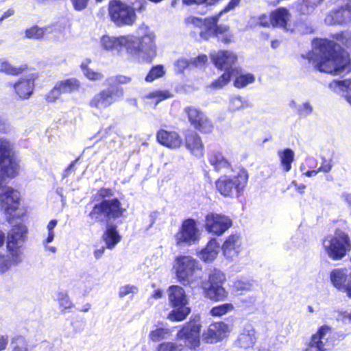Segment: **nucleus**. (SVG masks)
<instances>
[{
  "mask_svg": "<svg viewBox=\"0 0 351 351\" xmlns=\"http://www.w3.org/2000/svg\"><path fill=\"white\" fill-rule=\"evenodd\" d=\"M36 77L35 74L30 73L20 78L13 84L15 93L21 99H28L32 95Z\"/></svg>",
  "mask_w": 351,
  "mask_h": 351,
  "instance_id": "4be33fe9",
  "label": "nucleus"
},
{
  "mask_svg": "<svg viewBox=\"0 0 351 351\" xmlns=\"http://www.w3.org/2000/svg\"><path fill=\"white\" fill-rule=\"evenodd\" d=\"M191 125L202 133H210L214 125L206 114L200 108L195 106H186L184 109Z\"/></svg>",
  "mask_w": 351,
  "mask_h": 351,
  "instance_id": "4468645a",
  "label": "nucleus"
},
{
  "mask_svg": "<svg viewBox=\"0 0 351 351\" xmlns=\"http://www.w3.org/2000/svg\"><path fill=\"white\" fill-rule=\"evenodd\" d=\"M228 331V326L224 322H215L210 324L204 338L206 343H215L221 341Z\"/></svg>",
  "mask_w": 351,
  "mask_h": 351,
  "instance_id": "393cba45",
  "label": "nucleus"
},
{
  "mask_svg": "<svg viewBox=\"0 0 351 351\" xmlns=\"http://www.w3.org/2000/svg\"><path fill=\"white\" fill-rule=\"evenodd\" d=\"M77 160H78V158H77L75 160H73L68 166V167L64 170V171L63 172V174H62L63 178H66L70 174V172L73 170V168H74V167H75V164H76Z\"/></svg>",
  "mask_w": 351,
  "mask_h": 351,
  "instance_id": "338daca9",
  "label": "nucleus"
},
{
  "mask_svg": "<svg viewBox=\"0 0 351 351\" xmlns=\"http://www.w3.org/2000/svg\"><path fill=\"white\" fill-rule=\"evenodd\" d=\"M200 232L197 228L195 220L189 218L182 221L179 231L176 234V244L191 245L197 243L199 239Z\"/></svg>",
  "mask_w": 351,
  "mask_h": 351,
  "instance_id": "2eb2a0df",
  "label": "nucleus"
},
{
  "mask_svg": "<svg viewBox=\"0 0 351 351\" xmlns=\"http://www.w3.org/2000/svg\"><path fill=\"white\" fill-rule=\"evenodd\" d=\"M234 308V306L230 303H226L214 306L210 310V314L213 316H222L227 313L231 311Z\"/></svg>",
  "mask_w": 351,
  "mask_h": 351,
  "instance_id": "09e8293b",
  "label": "nucleus"
},
{
  "mask_svg": "<svg viewBox=\"0 0 351 351\" xmlns=\"http://www.w3.org/2000/svg\"><path fill=\"white\" fill-rule=\"evenodd\" d=\"M165 73V71L162 65L159 64L153 66L145 77V81L147 82H152L155 80L162 77Z\"/></svg>",
  "mask_w": 351,
  "mask_h": 351,
  "instance_id": "a18cd8bd",
  "label": "nucleus"
},
{
  "mask_svg": "<svg viewBox=\"0 0 351 351\" xmlns=\"http://www.w3.org/2000/svg\"><path fill=\"white\" fill-rule=\"evenodd\" d=\"M71 1L75 10L82 11L87 7L89 0H71Z\"/></svg>",
  "mask_w": 351,
  "mask_h": 351,
  "instance_id": "13d9d810",
  "label": "nucleus"
},
{
  "mask_svg": "<svg viewBox=\"0 0 351 351\" xmlns=\"http://www.w3.org/2000/svg\"><path fill=\"white\" fill-rule=\"evenodd\" d=\"M114 192L110 189L101 188L98 190L95 198H98V200L101 201L95 204L87 215L90 224L106 223L102 239L109 250H112L121 239L117 227L109 221L121 217L125 211L119 199L112 198Z\"/></svg>",
  "mask_w": 351,
  "mask_h": 351,
  "instance_id": "f03ea898",
  "label": "nucleus"
},
{
  "mask_svg": "<svg viewBox=\"0 0 351 351\" xmlns=\"http://www.w3.org/2000/svg\"><path fill=\"white\" fill-rule=\"evenodd\" d=\"M167 294L169 304L173 308L169 313L168 319L175 322L184 320L191 312L184 289L178 285H171L167 289Z\"/></svg>",
  "mask_w": 351,
  "mask_h": 351,
  "instance_id": "0eeeda50",
  "label": "nucleus"
},
{
  "mask_svg": "<svg viewBox=\"0 0 351 351\" xmlns=\"http://www.w3.org/2000/svg\"><path fill=\"white\" fill-rule=\"evenodd\" d=\"M219 251V243L216 239H211L205 248L199 252V258L205 262L213 261Z\"/></svg>",
  "mask_w": 351,
  "mask_h": 351,
  "instance_id": "2f4dec72",
  "label": "nucleus"
},
{
  "mask_svg": "<svg viewBox=\"0 0 351 351\" xmlns=\"http://www.w3.org/2000/svg\"><path fill=\"white\" fill-rule=\"evenodd\" d=\"M259 24L263 27H269L270 23V17L268 18L266 15H261L258 19Z\"/></svg>",
  "mask_w": 351,
  "mask_h": 351,
  "instance_id": "69168bd1",
  "label": "nucleus"
},
{
  "mask_svg": "<svg viewBox=\"0 0 351 351\" xmlns=\"http://www.w3.org/2000/svg\"><path fill=\"white\" fill-rule=\"evenodd\" d=\"M329 87L335 93L341 94L351 106V80H333Z\"/></svg>",
  "mask_w": 351,
  "mask_h": 351,
  "instance_id": "7c9ffc66",
  "label": "nucleus"
},
{
  "mask_svg": "<svg viewBox=\"0 0 351 351\" xmlns=\"http://www.w3.org/2000/svg\"><path fill=\"white\" fill-rule=\"evenodd\" d=\"M241 0H230L228 5L215 16H218V21L223 13L234 10L240 3Z\"/></svg>",
  "mask_w": 351,
  "mask_h": 351,
  "instance_id": "4d7b16f0",
  "label": "nucleus"
},
{
  "mask_svg": "<svg viewBox=\"0 0 351 351\" xmlns=\"http://www.w3.org/2000/svg\"><path fill=\"white\" fill-rule=\"evenodd\" d=\"M250 105L248 101L239 95H234L230 97L229 103V109L231 111H236L242 108H248Z\"/></svg>",
  "mask_w": 351,
  "mask_h": 351,
  "instance_id": "4c0bfd02",
  "label": "nucleus"
},
{
  "mask_svg": "<svg viewBox=\"0 0 351 351\" xmlns=\"http://www.w3.org/2000/svg\"><path fill=\"white\" fill-rule=\"evenodd\" d=\"M225 281V274L220 270L214 269L209 274L208 281L202 282V287L210 300H223L228 294L222 286Z\"/></svg>",
  "mask_w": 351,
  "mask_h": 351,
  "instance_id": "ddd939ff",
  "label": "nucleus"
},
{
  "mask_svg": "<svg viewBox=\"0 0 351 351\" xmlns=\"http://www.w3.org/2000/svg\"><path fill=\"white\" fill-rule=\"evenodd\" d=\"M291 32H297L301 34H307L313 33L314 31L313 27L311 23L307 20L298 19L295 21L294 25H291Z\"/></svg>",
  "mask_w": 351,
  "mask_h": 351,
  "instance_id": "f704fd0d",
  "label": "nucleus"
},
{
  "mask_svg": "<svg viewBox=\"0 0 351 351\" xmlns=\"http://www.w3.org/2000/svg\"><path fill=\"white\" fill-rule=\"evenodd\" d=\"M210 58L218 69L231 74H238L239 67L237 65V56L230 51H213Z\"/></svg>",
  "mask_w": 351,
  "mask_h": 351,
  "instance_id": "f3484780",
  "label": "nucleus"
},
{
  "mask_svg": "<svg viewBox=\"0 0 351 351\" xmlns=\"http://www.w3.org/2000/svg\"><path fill=\"white\" fill-rule=\"evenodd\" d=\"M156 137L161 145L170 148H178L182 144L181 137L174 131L160 130L157 132Z\"/></svg>",
  "mask_w": 351,
  "mask_h": 351,
  "instance_id": "bb28decb",
  "label": "nucleus"
},
{
  "mask_svg": "<svg viewBox=\"0 0 351 351\" xmlns=\"http://www.w3.org/2000/svg\"><path fill=\"white\" fill-rule=\"evenodd\" d=\"M101 45L106 51L119 52L125 48L127 52L138 61H150L156 55L154 36L145 34L138 38L132 35L120 37L104 36Z\"/></svg>",
  "mask_w": 351,
  "mask_h": 351,
  "instance_id": "20e7f679",
  "label": "nucleus"
},
{
  "mask_svg": "<svg viewBox=\"0 0 351 351\" xmlns=\"http://www.w3.org/2000/svg\"><path fill=\"white\" fill-rule=\"evenodd\" d=\"M57 301L62 312L67 309H71L73 306V304L70 300L68 293L65 291H59L57 293Z\"/></svg>",
  "mask_w": 351,
  "mask_h": 351,
  "instance_id": "58836bf2",
  "label": "nucleus"
},
{
  "mask_svg": "<svg viewBox=\"0 0 351 351\" xmlns=\"http://www.w3.org/2000/svg\"><path fill=\"white\" fill-rule=\"evenodd\" d=\"M291 18L289 11L285 8H278L270 14V23L274 27H280L289 32L291 29V24L289 21Z\"/></svg>",
  "mask_w": 351,
  "mask_h": 351,
  "instance_id": "a878e982",
  "label": "nucleus"
},
{
  "mask_svg": "<svg viewBox=\"0 0 351 351\" xmlns=\"http://www.w3.org/2000/svg\"><path fill=\"white\" fill-rule=\"evenodd\" d=\"M332 38L346 47H351V31L345 30L332 36Z\"/></svg>",
  "mask_w": 351,
  "mask_h": 351,
  "instance_id": "c03bdc74",
  "label": "nucleus"
},
{
  "mask_svg": "<svg viewBox=\"0 0 351 351\" xmlns=\"http://www.w3.org/2000/svg\"><path fill=\"white\" fill-rule=\"evenodd\" d=\"M81 68L83 72V74L91 81H101L104 78L103 73L97 71H95L90 68L88 67L87 64L85 63H82L81 64Z\"/></svg>",
  "mask_w": 351,
  "mask_h": 351,
  "instance_id": "37998d69",
  "label": "nucleus"
},
{
  "mask_svg": "<svg viewBox=\"0 0 351 351\" xmlns=\"http://www.w3.org/2000/svg\"><path fill=\"white\" fill-rule=\"evenodd\" d=\"M130 77L118 75L116 76H111L106 79L105 84L107 86L119 87V84H127L131 82Z\"/></svg>",
  "mask_w": 351,
  "mask_h": 351,
  "instance_id": "ea45409f",
  "label": "nucleus"
},
{
  "mask_svg": "<svg viewBox=\"0 0 351 351\" xmlns=\"http://www.w3.org/2000/svg\"><path fill=\"white\" fill-rule=\"evenodd\" d=\"M235 80L234 81V85L238 88H243L248 84H252L255 82V77L252 73H241V69L238 74H235Z\"/></svg>",
  "mask_w": 351,
  "mask_h": 351,
  "instance_id": "c9c22d12",
  "label": "nucleus"
},
{
  "mask_svg": "<svg viewBox=\"0 0 351 351\" xmlns=\"http://www.w3.org/2000/svg\"><path fill=\"white\" fill-rule=\"evenodd\" d=\"M200 328L199 320H191L178 332L177 337L184 340L186 345L190 348L195 349L199 345Z\"/></svg>",
  "mask_w": 351,
  "mask_h": 351,
  "instance_id": "a211bd4d",
  "label": "nucleus"
},
{
  "mask_svg": "<svg viewBox=\"0 0 351 351\" xmlns=\"http://www.w3.org/2000/svg\"><path fill=\"white\" fill-rule=\"evenodd\" d=\"M216 0H182V3L186 5H191L193 3L202 4L206 3L208 5H212Z\"/></svg>",
  "mask_w": 351,
  "mask_h": 351,
  "instance_id": "e2e57ef3",
  "label": "nucleus"
},
{
  "mask_svg": "<svg viewBox=\"0 0 351 351\" xmlns=\"http://www.w3.org/2000/svg\"><path fill=\"white\" fill-rule=\"evenodd\" d=\"M173 268L178 280L183 285L193 284L200 278L202 268L197 261L189 256H180L176 257Z\"/></svg>",
  "mask_w": 351,
  "mask_h": 351,
  "instance_id": "423d86ee",
  "label": "nucleus"
},
{
  "mask_svg": "<svg viewBox=\"0 0 351 351\" xmlns=\"http://www.w3.org/2000/svg\"><path fill=\"white\" fill-rule=\"evenodd\" d=\"M108 11L111 20L119 27L132 25L136 20L134 9L119 0L110 1Z\"/></svg>",
  "mask_w": 351,
  "mask_h": 351,
  "instance_id": "9b49d317",
  "label": "nucleus"
},
{
  "mask_svg": "<svg viewBox=\"0 0 351 351\" xmlns=\"http://www.w3.org/2000/svg\"><path fill=\"white\" fill-rule=\"evenodd\" d=\"M186 148L196 157L204 155V145L200 136L195 132H189L185 137Z\"/></svg>",
  "mask_w": 351,
  "mask_h": 351,
  "instance_id": "cd10ccee",
  "label": "nucleus"
},
{
  "mask_svg": "<svg viewBox=\"0 0 351 351\" xmlns=\"http://www.w3.org/2000/svg\"><path fill=\"white\" fill-rule=\"evenodd\" d=\"M223 255L230 259H233L238 256L242 251V240L239 234H232L229 236L224 241L221 247Z\"/></svg>",
  "mask_w": 351,
  "mask_h": 351,
  "instance_id": "5701e85b",
  "label": "nucleus"
},
{
  "mask_svg": "<svg viewBox=\"0 0 351 351\" xmlns=\"http://www.w3.org/2000/svg\"><path fill=\"white\" fill-rule=\"evenodd\" d=\"M232 75H234L230 73L224 72L220 77L211 83L210 87L215 89L221 88L230 82Z\"/></svg>",
  "mask_w": 351,
  "mask_h": 351,
  "instance_id": "de8ad7c7",
  "label": "nucleus"
},
{
  "mask_svg": "<svg viewBox=\"0 0 351 351\" xmlns=\"http://www.w3.org/2000/svg\"><path fill=\"white\" fill-rule=\"evenodd\" d=\"M57 84L62 94L77 91L80 87V81L74 77L59 81Z\"/></svg>",
  "mask_w": 351,
  "mask_h": 351,
  "instance_id": "72a5a7b5",
  "label": "nucleus"
},
{
  "mask_svg": "<svg viewBox=\"0 0 351 351\" xmlns=\"http://www.w3.org/2000/svg\"><path fill=\"white\" fill-rule=\"evenodd\" d=\"M231 226V219L225 215L210 213L206 217V229L215 234H222Z\"/></svg>",
  "mask_w": 351,
  "mask_h": 351,
  "instance_id": "412c9836",
  "label": "nucleus"
},
{
  "mask_svg": "<svg viewBox=\"0 0 351 351\" xmlns=\"http://www.w3.org/2000/svg\"><path fill=\"white\" fill-rule=\"evenodd\" d=\"M19 162L14 143L6 138L0 137V208L10 224L23 213L19 209V192L3 184L6 179H13L18 176Z\"/></svg>",
  "mask_w": 351,
  "mask_h": 351,
  "instance_id": "f257e3e1",
  "label": "nucleus"
},
{
  "mask_svg": "<svg viewBox=\"0 0 351 351\" xmlns=\"http://www.w3.org/2000/svg\"><path fill=\"white\" fill-rule=\"evenodd\" d=\"M26 69L25 65H20L19 66H14L12 65L9 62L4 60L3 63V67L1 73H4L7 75H19L22 73L23 71Z\"/></svg>",
  "mask_w": 351,
  "mask_h": 351,
  "instance_id": "a19ab883",
  "label": "nucleus"
},
{
  "mask_svg": "<svg viewBox=\"0 0 351 351\" xmlns=\"http://www.w3.org/2000/svg\"><path fill=\"white\" fill-rule=\"evenodd\" d=\"M12 351H28L27 342L25 337L16 336L11 341Z\"/></svg>",
  "mask_w": 351,
  "mask_h": 351,
  "instance_id": "49530a36",
  "label": "nucleus"
},
{
  "mask_svg": "<svg viewBox=\"0 0 351 351\" xmlns=\"http://www.w3.org/2000/svg\"><path fill=\"white\" fill-rule=\"evenodd\" d=\"M249 176L247 171L240 169L234 176H221L215 182V186L219 193L228 197H239L247 186Z\"/></svg>",
  "mask_w": 351,
  "mask_h": 351,
  "instance_id": "39448f33",
  "label": "nucleus"
},
{
  "mask_svg": "<svg viewBox=\"0 0 351 351\" xmlns=\"http://www.w3.org/2000/svg\"><path fill=\"white\" fill-rule=\"evenodd\" d=\"M313 106L309 102H304L298 108V112L302 117H307L313 112Z\"/></svg>",
  "mask_w": 351,
  "mask_h": 351,
  "instance_id": "5fc2aeb1",
  "label": "nucleus"
},
{
  "mask_svg": "<svg viewBox=\"0 0 351 351\" xmlns=\"http://www.w3.org/2000/svg\"><path fill=\"white\" fill-rule=\"evenodd\" d=\"M312 45L313 49L308 58L315 62L318 71L341 75L351 70L348 54L339 45L326 38H315Z\"/></svg>",
  "mask_w": 351,
  "mask_h": 351,
  "instance_id": "7ed1b4c3",
  "label": "nucleus"
},
{
  "mask_svg": "<svg viewBox=\"0 0 351 351\" xmlns=\"http://www.w3.org/2000/svg\"><path fill=\"white\" fill-rule=\"evenodd\" d=\"M27 232L26 226L19 223L14 226L8 234L7 249L12 265H17L23 261L21 248L25 241Z\"/></svg>",
  "mask_w": 351,
  "mask_h": 351,
  "instance_id": "9d476101",
  "label": "nucleus"
},
{
  "mask_svg": "<svg viewBox=\"0 0 351 351\" xmlns=\"http://www.w3.org/2000/svg\"><path fill=\"white\" fill-rule=\"evenodd\" d=\"M185 23L189 26L199 27V35L204 40H208L210 37H219L228 30L227 25L217 24L218 16L215 15L204 19L190 16L185 19Z\"/></svg>",
  "mask_w": 351,
  "mask_h": 351,
  "instance_id": "1a4fd4ad",
  "label": "nucleus"
},
{
  "mask_svg": "<svg viewBox=\"0 0 351 351\" xmlns=\"http://www.w3.org/2000/svg\"><path fill=\"white\" fill-rule=\"evenodd\" d=\"M322 245L328 256L333 261L341 260L351 248L348 235L342 232L327 236Z\"/></svg>",
  "mask_w": 351,
  "mask_h": 351,
  "instance_id": "6e6552de",
  "label": "nucleus"
},
{
  "mask_svg": "<svg viewBox=\"0 0 351 351\" xmlns=\"http://www.w3.org/2000/svg\"><path fill=\"white\" fill-rule=\"evenodd\" d=\"M138 291V289L134 286L131 285H126L124 286H121L119 290V296L120 298H124L128 295L132 294V295L136 294Z\"/></svg>",
  "mask_w": 351,
  "mask_h": 351,
  "instance_id": "8fccbe9b",
  "label": "nucleus"
},
{
  "mask_svg": "<svg viewBox=\"0 0 351 351\" xmlns=\"http://www.w3.org/2000/svg\"><path fill=\"white\" fill-rule=\"evenodd\" d=\"M277 154L283 171L289 172L291 169V164L294 160V152L290 148H285L278 150Z\"/></svg>",
  "mask_w": 351,
  "mask_h": 351,
  "instance_id": "473e14b6",
  "label": "nucleus"
},
{
  "mask_svg": "<svg viewBox=\"0 0 351 351\" xmlns=\"http://www.w3.org/2000/svg\"><path fill=\"white\" fill-rule=\"evenodd\" d=\"M323 0H304V5L306 7L305 10H302L303 14H309Z\"/></svg>",
  "mask_w": 351,
  "mask_h": 351,
  "instance_id": "864d4df0",
  "label": "nucleus"
},
{
  "mask_svg": "<svg viewBox=\"0 0 351 351\" xmlns=\"http://www.w3.org/2000/svg\"><path fill=\"white\" fill-rule=\"evenodd\" d=\"M12 265L9 257L0 254V272L4 273L8 271Z\"/></svg>",
  "mask_w": 351,
  "mask_h": 351,
  "instance_id": "6e6d98bb",
  "label": "nucleus"
},
{
  "mask_svg": "<svg viewBox=\"0 0 351 351\" xmlns=\"http://www.w3.org/2000/svg\"><path fill=\"white\" fill-rule=\"evenodd\" d=\"M332 167L331 160H326L324 158L322 163L317 170L319 172L328 173L331 170Z\"/></svg>",
  "mask_w": 351,
  "mask_h": 351,
  "instance_id": "bf43d9fd",
  "label": "nucleus"
},
{
  "mask_svg": "<svg viewBox=\"0 0 351 351\" xmlns=\"http://www.w3.org/2000/svg\"><path fill=\"white\" fill-rule=\"evenodd\" d=\"M334 337L335 334L330 326H322L312 336L308 348L305 351H326L332 346V339Z\"/></svg>",
  "mask_w": 351,
  "mask_h": 351,
  "instance_id": "dca6fc26",
  "label": "nucleus"
},
{
  "mask_svg": "<svg viewBox=\"0 0 351 351\" xmlns=\"http://www.w3.org/2000/svg\"><path fill=\"white\" fill-rule=\"evenodd\" d=\"M123 96V89L121 87L108 86L90 99L88 106L101 111L121 100Z\"/></svg>",
  "mask_w": 351,
  "mask_h": 351,
  "instance_id": "f8f14e48",
  "label": "nucleus"
},
{
  "mask_svg": "<svg viewBox=\"0 0 351 351\" xmlns=\"http://www.w3.org/2000/svg\"><path fill=\"white\" fill-rule=\"evenodd\" d=\"M344 5L332 9L326 16L325 23L328 25H346L351 22V0H346Z\"/></svg>",
  "mask_w": 351,
  "mask_h": 351,
  "instance_id": "6ab92c4d",
  "label": "nucleus"
},
{
  "mask_svg": "<svg viewBox=\"0 0 351 351\" xmlns=\"http://www.w3.org/2000/svg\"><path fill=\"white\" fill-rule=\"evenodd\" d=\"M190 64V62L185 58H180L176 62V66L179 72H182Z\"/></svg>",
  "mask_w": 351,
  "mask_h": 351,
  "instance_id": "052dcab7",
  "label": "nucleus"
},
{
  "mask_svg": "<svg viewBox=\"0 0 351 351\" xmlns=\"http://www.w3.org/2000/svg\"><path fill=\"white\" fill-rule=\"evenodd\" d=\"M60 87L56 83L54 87L46 95V100L48 102H54L62 95Z\"/></svg>",
  "mask_w": 351,
  "mask_h": 351,
  "instance_id": "603ef678",
  "label": "nucleus"
},
{
  "mask_svg": "<svg viewBox=\"0 0 351 351\" xmlns=\"http://www.w3.org/2000/svg\"><path fill=\"white\" fill-rule=\"evenodd\" d=\"M256 285V282L253 280L240 278L234 282L233 289L236 291H249L254 290Z\"/></svg>",
  "mask_w": 351,
  "mask_h": 351,
  "instance_id": "e433bc0d",
  "label": "nucleus"
},
{
  "mask_svg": "<svg viewBox=\"0 0 351 351\" xmlns=\"http://www.w3.org/2000/svg\"><path fill=\"white\" fill-rule=\"evenodd\" d=\"M180 347L173 342H164L158 345L157 351H180Z\"/></svg>",
  "mask_w": 351,
  "mask_h": 351,
  "instance_id": "3c124183",
  "label": "nucleus"
},
{
  "mask_svg": "<svg viewBox=\"0 0 351 351\" xmlns=\"http://www.w3.org/2000/svg\"><path fill=\"white\" fill-rule=\"evenodd\" d=\"M167 93H163L161 91H156L152 93L149 94L150 97H158L159 100L164 99L167 98L168 96L167 95Z\"/></svg>",
  "mask_w": 351,
  "mask_h": 351,
  "instance_id": "774afa93",
  "label": "nucleus"
},
{
  "mask_svg": "<svg viewBox=\"0 0 351 351\" xmlns=\"http://www.w3.org/2000/svg\"><path fill=\"white\" fill-rule=\"evenodd\" d=\"M170 335V330L165 328H158L151 331L149 336L152 341L158 342L167 339Z\"/></svg>",
  "mask_w": 351,
  "mask_h": 351,
  "instance_id": "79ce46f5",
  "label": "nucleus"
},
{
  "mask_svg": "<svg viewBox=\"0 0 351 351\" xmlns=\"http://www.w3.org/2000/svg\"><path fill=\"white\" fill-rule=\"evenodd\" d=\"M330 280L334 287L351 298V274L348 275L346 269H332L330 273Z\"/></svg>",
  "mask_w": 351,
  "mask_h": 351,
  "instance_id": "aec40b11",
  "label": "nucleus"
},
{
  "mask_svg": "<svg viewBox=\"0 0 351 351\" xmlns=\"http://www.w3.org/2000/svg\"><path fill=\"white\" fill-rule=\"evenodd\" d=\"M256 341V331L250 324L245 325L242 332L239 335L237 343L241 348L245 349L252 347Z\"/></svg>",
  "mask_w": 351,
  "mask_h": 351,
  "instance_id": "c85d7f7f",
  "label": "nucleus"
},
{
  "mask_svg": "<svg viewBox=\"0 0 351 351\" xmlns=\"http://www.w3.org/2000/svg\"><path fill=\"white\" fill-rule=\"evenodd\" d=\"M62 27L58 23H53L50 25L40 27L38 25H33L25 30V37L33 40H42L47 35L53 34L56 31L60 32Z\"/></svg>",
  "mask_w": 351,
  "mask_h": 351,
  "instance_id": "b1692460",
  "label": "nucleus"
},
{
  "mask_svg": "<svg viewBox=\"0 0 351 351\" xmlns=\"http://www.w3.org/2000/svg\"><path fill=\"white\" fill-rule=\"evenodd\" d=\"M207 60H208V58L206 55H200V56H197V58H195L193 60L192 63L195 66H197L200 64H204L207 61Z\"/></svg>",
  "mask_w": 351,
  "mask_h": 351,
  "instance_id": "0e129e2a",
  "label": "nucleus"
},
{
  "mask_svg": "<svg viewBox=\"0 0 351 351\" xmlns=\"http://www.w3.org/2000/svg\"><path fill=\"white\" fill-rule=\"evenodd\" d=\"M134 11L136 10L139 12H143L147 7V2L146 0H138L136 3H132Z\"/></svg>",
  "mask_w": 351,
  "mask_h": 351,
  "instance_id": "680f3d73",
  "label": "nucleus"
},
{
  "mask_svg": "<svg viewBox=\"0 0 351 351\" xmlns=\"http://www.w3.org/2000/svg\"><path fill=\"white\" fill-rule=\"evenodd\" d=\"M208 162L217 171L231 167L230 162L217 150H212L208 153Z\"/></svg>",
  "mask_w": 351,
  "mask_h": 351,
  "instance_id": "c756f323",
  "label": "nucleus"
}]
</instances>
